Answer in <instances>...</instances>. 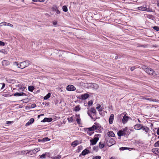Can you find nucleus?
<instances>
[{"label":"nucleus","instance_id":"nucleus-12","mask_svg":"<svg viewBox=\"0 0 159 159\" xmlns=\"http://www.w3.org/2000/svg\"><path fill=\"white\" fill-rule=\"evenodd\" d=\"M114 119V115L113 114H111L109 117V124H112L113 123V120Z\"/></svg>","mask_w":159,"mask_h":159},{"label":"nucleus","instance_id":"nucleus-47","mask_svg":"<svg viewBox=\"0 0 159 159\" xmlns=\"http://www.w3.org/2000/svg\"><path fill=\"white\" fill-rule=\"evenodd\" d=\"M4 45H5L4 43L3 42H2V41H0V46H3Z\"/></svg>","mask_w":159,"mask_h":159},{"label":"nucleus","instance_id":"nucleus-58","mask_svg":"<svg viewBox=\"0 0 159 159\" xmlns=\"http://www.w3.org/2000/svg\"><path fill=\"white\" fill-rule=\"evenodd\" d=\"M110 159H116L115 158L112 157Z\"/></svg>","mask_w":159,"mask_h":159},{"label":"nucleus","instance_id":"nucleus-9","mask_svg":"<svg viewBox=\"0 0 159 159\" xmlns=\"http://www.w3.org/2000/svg\"><path fill=\"white\" fill-rule=\"evenodd\" d=\"M3 25L4 26H8L11 27H13V25L9 23H6L5 22H2L0 23V26H2Z\"/></svg>","mask_w":159,"mask_h":159},{"label":"nucleus","instance_id":"nucleus-41","mask_svg":"<svg viewBox=\"0 0 159 159\" xmlns=\"http://www.w3.org/2000/svg\"><path fill=\"white\" fill-rule=\"evenodd\" d=\"M0 84H2V87L1 88V89H3L5 87V84L3 83H0Z\"/></svg>","mask_w":159,"mask_h":159},{"label":"nucleus","instance_id":"nucleus-43","mask_svg":"<svg viewBox=\"0 0 159 159\" xmlns=\"http://www.w3.org/2000/svg\"><path fill=\"white\" fill-rule=\"evenodd\" d=\"M154 76H158L159 75V73L158 72H156L154 71Z\"/></svg>","mask_w":159,"mask_h":159},{"label":"nucleus","instance_id":"nucleus-54","mask_svg":"<svg viewBox=\"0 0 159 159\" xmlns=\"http://www.w3.org/2000/svg\"><path fill=\"white\" fill-rule=\"evenodd\" d=\"M147 97H142V99H145L146 100V98H147Z\"/></svg>","mask_w":159,"mask_h":159},{"label":"nucleus","instance_id":"nucleus-21","mask_svg":"<svg viewBox=\"0 0 159 159\" xmlns=\"http://www.w3.org/2000/svg\"><path fill=\"white\" fill-rule=\"evenodd\" d=\"M108 135L110 137H114L115 136V134L113 132L111 131L108 132Z\"/></svg>","mask_w":159,"mask_h":159},{"label":"nucleus","instance_id":"nucleus-57","mask_svg":"<svg viewBox=\"0 0 159 159\" xmlns=\"http://www.w3.org/2000/svg\"><path fill=\"white\" fill-rule=\"evenodd\" d=\"M39 1L40 2H44L45 1V0H39Z\"/></svg>","mask_w":159,"mask_h":159},{"label":"nucleus","instance_id":"nucleus-11","mask_svg":"<svg viewBox=\"0 0 159 159\" xmlns=\"http://www.w3.org/2000/svg\"><path fill=\"white\" fill-rule=\"evenodd\" d=\"M129 119V117L128 116H126L125 115L123 116L122 120V122L123 124L126 123L128 121Z\"/></svg>","mask_w":159,"mask_h":159},{"label":"nucleus","instance_id":"nucleus-53","mask_svg":"<svg viewBox=\"0 0 159 159\" xmlns=\"http://www.w3.org/2000/svg\"><path fill=\"white\" fill-rule=\"evenodd\" d=\"M157 6L159 7V0H157Z\"/></svg>","mask_w":159,"mask_h":159},{"label":"nucleus","instance_id":"nucleus-48","mask_svg":"<svg viewBox=\"0 0 159 159\" xmlns=\"http://www.w3.org/2000/svg\"><path fill=\"white\" fill-rule=\"evenodd\" d=\"M88 129H89L88 130L89 131H93L94 130L93 129H92V127L88 128Z\"/></svg>","mask_w":159,"mask_h":159},{"label":"nucleus","instance_id":"nucleus-50","mask_svg":"<svg viewBox=\"0 0 159 159\" xmlns=\"http://www.w3.org/2000/svg\"><path fill=\"white\" fill-rule=\"evenodd\" d=\"M57 22L56 21H53L52 22V23L54 25H57Z\"/></svg>","mask_w":159,"mask_h":159},{"label":"nucleus","instance_id":"nucleus-36","mask_svg":"<svg viewBox=\"0 0 159 159\" xmlns=\"http://www.w3.org/2000/svg\"><path fill=\"white\" fill-rule=\"evenodd\" d=\"M153 29L154 30H155L157 31H158L159 30V27L157 26H154L153 27Z\"/></svg>","mask_w":159,"mask_h":159},{"label":"nucleus","instance_id":"nucleus-39","mask_svg":"<svg viewBox=\"0 0 159 159\" xmlns=\"http://www.w3.org/2000/svg\"><path fill=\"white\" fill-rule=\"evenodd\" d=\"M142 69L145 71H146V70L147 69V68H148L146 66H145L143 65L142 66Z\"/></svg>","mask_w":159,"mask_h":159},{"label":"nucleus","instance_id":"nucleus-29","mask_svg":"<svg viewBox=\"0 0 159 159\" xmlns=\"http://www.w3.org/2000/svg\"><path fill=\"white\" fill-rule=\"evenodd\" d=\"M96 109L98 110V111H102V107H101V106L100 105H99L97 107Z\"/></svg>","mask_w":159,"mask_h":159},{"label":"nucleus","instance_id":"nucleus-17","mask_svg":"<svg viewBox=\"0 0 159 159\" xmlns=\"http://www.w3.org/2000/svg\"><path fill=\"white\" fill-rule=\"evenodd\" d=\"M89 153V150L87 149H85L83 150L81 153V154L83 156H84Z\"/></svg>","mask_w":159,"mask_h":159},{"label":"nucleus","instance_id":"nucleus-5","mask_svg":"<svg viewBox=\"0 0 159 159\" xmlns=\"http://www.w3.org/2000/svg\"><path fill=\"white\" fill-rule=\"evenodd\" d=\"M145 72L150 75H153L154 73V71L151 68H147Z\"/></svg>","mask_w":159,"mask_h":159},{"label":"nucleus","instance_id":"nucleus-51","mask_svg":"<svg viewBox=\"0 0 159 159\" xmlns=\"http://www.w3.org/2000/svg\"><path fill=\"white\" fill-rule=\"evenodd\" d=\"M135 69V68L134 67H131L130 68V70H131V71H133V70H134V69Z\"/></svg>","mask_w":159,"mask_h":159},{"label":"nucleus","instance_id":"nucleus-1","mask_svg":"<svg viewBox=\"0 0 159 159\" xmlns=\"http://www.w3.org/2000/svg\"><path fill=\"white\" fill-rule=\"evenodd\" d=\"M29 61H24L20 62L19 63L18 62H14L13 65H16L17 66L18 68L23 69L29 66Z\"/></svg>","mask_w":159,"mask_h":159},{"label":"nucleus","instance_id":"nucleus-24","mask_svg":"<svg viewBox=\"0 0 159 159\" xmlns=\"http://www.w3.org/2000/svg\"><path fill=\"white\" fill-rule=\"evenodd\" d=\"M52 12H50V13L53 14H55V15L56 14H59L60 13V11H51Z\"/></svg>","mask_w":159,"mask_h":159},{"label":"nucleus","instance_id":"nucleus-18","mask_svg":"<svg viewBox=\"0 0 159 159\" xmlns=\"http://www.w3.org/2000/svg\"><path fill=\"white\" fill-rule=\"evenodd\" d=\"M141 129H143L147 133L148 132L149 129L148 127H145L144 126H143V125L142 127H141Z\"/></svg>","mask_w":159,"mask_h":159},{"label":"nucleus","instance_id":"nucleus-7","mask_svg":"<svg viewBox=\"0 0 159 159\" xmlns=\"http://www.w3.org/2000/svg\"><path fill=\"white\" fill-rule=\"evenodd\" d=\"M67 90L69 91H73L75 90V88L72 85H69L67 86L66 88Z\"/></svg>","mask_w":159,"mask_h":159},{"label":"nucleus","instance_id":"nucleus-56","mask_svg":"<svg viewBox=\"0 0 159 159\" xmlns=\"http://www.w3.org/2000/svg\"><path fill=\"white\" fill-rule=\"evenodd\" d=\"M32 1L34 2H37L38 1H39V0H32Z\"/></svg>","mask_w":159,"mask_h":159},{"label":"nucleus","instance_id":"nucleus-31","mask_svg":"<svg viewBox=\"0 0 159 159\" xmlns=\"http://www.w3.org/2000/svg\"><path fill=\"white\" fill-rule=\"evenodd\" d=\"M139 10H147V8L146 7H138Z\"/></svg>","mask_w":159,"mask_h":159},{"label":"nucleus","instance_id":"nucleus-34","mask_svg":"<svg viewBox=\"0 0 159 159\" xmlns=\"http://www.w3.org/2000/svg\"><path fill=\"white\" fill-rule=\"evenodd\" d=\"M93 103V102L92 100H90L88 102V104L89 107H90L92 105Z\"/></svg>","mask_w":159,"mask_h":159},{"label":"nucleus","instance_id":"nucleus-38","mask_svg":"<svg viewBox=\"0 0 159 159\" xmlns=\"http://www.w3.org/2000/svg\"><path fill=\"white\" fill-rule=\"evenodd\" d=\"M36 107V105L35 104H33L30 106V107L31 108H34Z\"/></svg>","mask_w":159,"mask_h":159},{"label":"nucleus","instance_id":"nucleus-59","mask_svg":"<svg viewBox=\"0 0 159 159\" xmlns=\"http://www.w3.org/2000/svg\"><path fill=\"white\" fill-rule=\"evenodd\" d=\"M138 121L139 122V123H140V122H141V121H140V120H139V119H138Z\"/></svg>","mask_w":159,"mask_h":159},{"label":"nucleus","instance_id":"nucleus-4","mask_svg":"<svg viewBox=\"0 0 159 159\" xmlns=\"http://www.w3.org/2000/svg\"><path fill=\"white\" fill-rule=\"evenodd\" d=\"M127 129V128H125L123 129V130H119L117 133L118 135L119 136L125 135L126 134V131Z\"/></svg>","mask_w":159,"mask_h":159},{"label":"nucleus","instance_id":"nucleus-46","mask_svg":"<svg viewBox=\"0 0 159 159\" xmlns=\"http://www.w3.org/2000/svg\"><path fill=\"white\" fill-rule=\"evenodd\" d=\"M80 118H77L76 119V121H77V123L79 124H80Z\"/></svg>","mask_w":159,"mask_h":159},{"label":"nucleus","instance_id":"nucleus-23","mask_svg":"<svg viewBox=\"0 0 159 159\" xmlns=\"http://www.w3.org/2000/svg\"><path fill=\"white\" fill-rule=\"evenodd\" d=\"M48 153L46 152L44 154H43L42 155H41L39 156V157L41 159H44L46 158V156H47V155L48 154Z\"/></svg>","mask_w":159,"mask_h":159},{"label":"nucleus","instance_id":"nucleus-28","mask_svg":"<svg viewBox=\"0 0 159 159\" xmlns=\"http://www.w3.org/2000/svg\"><path fill=\"white\" fill-rule=\"evenodd\" d=\"M34 89V88L32 86H30L28 87V90L30 92H33Z\"/></svg>","mask_w":159,"mask_h":159},{"label":"nucleus","instance_id":"nucleus-3","mask_svg":"<svg viewBox=\"0 0 159 159\" xmlns=\"http://www.w3.org/2000/svg\"><path fill=\"white\" fill-rule=\"evenodd\" d=\"M40 150V148H35L33 150H31L29 151V152H27L26 154H30V155H32L33 154H34L36 153L37 152L39 151Z\"/></svg>","mask_w":159,"mask_h":159},{"label":"nucleus","instance_id":"nucleus-42","mask_svg":"<svg viewBox=\"0 0 159 159\" xmlns=\"http://www.w3.org/2000/svg\"><path fill=\"white\" fill-rule=\"evenodd\" d=\"M92 127V129H93L94 130H96L97 129V127L95 125H93Z\"/></svg>","mask_w":159,"mask_h":159},{"label":"nucleus","instance_id":"nucleus-30","mask_svg":"<svg viewBox=\"0 0 159 159\" xmlns=\"http://www.w3.org/2000/svg\"><path fill=\"white\" fill-rule=\"evenodd\" d=\"M68 122L70 123L71 122L73 121V116L68 118L67 119Z\"/></svg>","mask_w":159,"mask_h":159},{"label":"nucleus","instance_id":"nucleus-62","mask_svg":"<svg viewBox=\"0 0 159 159\" xmlns=\"http://www.w3.org/2000/svg\"><path fill=\"white\" fill-rule=\"evenodd\" d=\"M64 11L65 12H66L67 11Z\"/></svg>","mask_w":159,"mask_h":159},{"label":"nucleus","instance_id":"nucleus-19","mask_svg":"<svg viewBox=\"0 0 159 159\" xmlns=\"http://www.w3.org/2000/svg\"><path fill=\"white\" fill-rule=\"evenodd\" d=\"M146 99V100H148L149 101L151 102H159V101L158 100L155 99H153L152 98H148V97H147V98Z\"/></svg>","mask_w":159,"mask_h":159},{"label":"nucleus","instance_id":"nucleus-55","mask_svg":"<svg viewBox=\"0 0 159 159\" xmlns=\"http://www.w3.org/2000/svg\"><path fill=\"white\" fill-rule=\"evenodd\" d=\"M44 115V114H42V115H39L38 116V118H39V117L41 116L42 115Z\"/></svg>","mask_w":159,"mask_h":159},{"label":"nucleus","instance_id":"nucleus-15","mask_svg":"<svg viewBox=\"0 0 159 159\" xmlns=\"http://www.w3.org/2000/svg\"><path fill=\"white\" fill-rule=\"evenodd\" d=\"M2 64L3 66H6L10 64V62L7 60H3L2 62Z\"/></svg>","mask_w":159,"mask_h":159},{"label":"nucleus","instance_id":"nucleus-8","mask_svg":"<svg viewBox=\"0 0 159 159\" xmlns=\"http://www.w3.org/2000/svg\"><path fill=\"white\" fill-rule=\"evenodd\" d=\"M89 97V95L87 93H84L83 94L81 95L80 96V99L82 100H84L87 99Z\"/></svg>","mask_w":159,"mask_h":159},{"label":"nucleus","instance_id":"nucleus-35","mask_svg":"<svg viewBox=\"0 0 159 159\" xmlns=\"http://www.w3.org/2000/svg\"><path fill=\"white\" fill-rule=\"evenodd\" d=\"M101 157L99 156H96L93 157V159H101Z\"/></svg>","mask_w":159,"mask_h":159},{"label":"nucleus","instance_id":"nucleus-20","mask_svg":"<svg viewBox=\"0 0 159 159\" xmlns=\"http://www.w3.org/2000/svg\"><path fill=\"white\" fill-rule=\"evenodd\" d=\"M25 94L23 92L21 93H16L14 94V95L15 96H23Z\"/></svg>","mask_w":159,"mask_h":159},{"label":"nucleus","instance_id":"nucleus-27","mask_svg":"<svg viewBox=\"0 0 159 159\" xmlns=\"http://www.w3.org/2000/svg\"><path fill=\"white\" fill-rule=\"evenodd\" d=\"M51 96V93H48L46 96L44 97V99L45 100H47Z\"/></svg>","mask_w":159,"mask_h":159},{"label":"nucleus","instance_id":"nucleus-60","mask_svg":"<svg viewBox=\"0 0 159 159\" xmlns=\"http://www.w3.org/2000/svg\"><path fill=\"white\" fill-rule=\"evenodd\" d=\"M45 15H48V14H47V13H46V14H45Z\"/></svg>","mask_w":159,"mask_h":159},{"label":"nucleus","instance_id":"nucleus-49","mask_svg":"<svg viewBox=\"0 0 159 159\" xmlns=\"http://www.w3.org/2000/svg\"><path fill=\"white\" fill-rule=\"evenodd\" d=\"M19 152L20 154L21 153V154H24L25 153V151H20Z\"/></svg>","mask_w":159,"mask_h":159},{"label":"nucleus","instance_id":"nucleus-40","mask_svg":"<svg viewBox=\"0 0 159 159\" xmlns=\"http://www.w3.org/2000/svg\"><path fill=\"white\" fill-rule=\"evenodd\" d=\"M52 9L53 10H57L58 8L56 5H54L52 7Z\"/></svg>","mask_w":159,"mask_h":159},{"label":"nucleus","instance_id":"nucleus-26","mask_svg":"<svg viewBox=\"0 0 159 159\" xmlns=\"http://www.w3.org/2000/svg\"><path fill=\"white\" fill-rule=\"evenodd\" d=\"M78 144V141L76 140L73 142L72 143L71 145L73 146L74 147H75Z\"/></svg>","mask_w":159,"mask_h":159},{"label":"nucleus","instance_id":"nucleus-13","mask_svg":"<svg viewBox=\"0 0 159 159\" xmlns=\"http://www.w3.org/2000/svg\"><path fill=\"white\" fill-rule=\"evenodd\" d=\"M52 120V119L51 118H45L41 121L42 122H49Z\"/></svg>","mask_w":159,"mask_h":159},{"label":"nucleus","instance_id":"nucleus-52","mask_svg":"<svg viewBox=\"0 0 159 159\" xmlns=\"http://www.w3.org/2000/svg\"><path fill=\"white\" fill-rule=\"evenodd\" d=\"M157 134L158 135H159V128H158L157 130Z\"/></svg>","mask_w":159,"mask_h":159},{"label":"nucleus","instance_id":"nucleus-61","mask_svg":"<svg viewBox=\"0 0 159 159\" xmlns=\"http://www.w3.org/2000/svg\"><path fill=\"white\" fill-rule=\"evenodd\" d=\"M7 122H10V123H11V121H7Z\"/></svg>","mask_w":159,"mask_h":159},{"label":"nucleus","instance_id":"nucleus-33","mask_svg":"<svg viewBox=\"0 0 159 159\" xmlns=\"http://www.w3.org/2000/svg\"><path fill=\"white\" fill-rule=\"evenodd\" d=\"M50 140V139H48L47 137H45L43 139V142H45L46 141H49Z\"/></svg>","mask_w":159,"mask_h":159},{"label":"nucleus","instance_id":"nucleus-32","mask_svg":"<svg viewBox=\"0 0 159 159\" xmlns=\"http://www.w3.org/2000/svg\"><path fill=\"white\" fill-rule=\"evenodd\" d=\"M61 155H57V156H55L52 157V159H59L61 158Z\"/></svg>","mask_w":159,"mask_h":159},{"label":"nucleus","instance_id":"nucleus-16","mask_svg":"<svg viewBox=\"0 0 159 159\" xmlns=\"http://www.w3.org/2000/svg\"><path fill=\"white\" fill-rule=\"evenodd\" d=\"M142 125L140 124H137L135 125L134 128L136 130L141 129V128L142 127Z\"/></svg>","mask_w":159,"mask_h":159},{"label":"nucleus","instance_id":"nucleus-10","mask_svg":"<svg viewBox=\"0 0 159 159\" xmlns=\"http://www.w3.org/2000/svg\"><path fill=\"white\" fill-rule=\"evenodd\" d=\"M89 86L95 89H97L99 87L98 85L96 84H89Z\"/></svg>","mask_w":159,"mask_h":159},{"label":"nucleus","instance_id":"nucleus-14","mask_svg":"<svg viewBox=\"0 0 159 159\" xmlns=\"http://www.w3.org/2000/svg\"><path fill=\"white\" fill-rule=\"evenodd\" d=\"M34 119L33 118H31L29 121L26 124L25 126H27L32 124L34 121Z\"/></svg>","mask_w":159,"mask_h":159},{"label":"nucleus","instance_id":"nucleus-2","mask_svg":"<svg viewBox=\"0 0 159 159\" xmlns=\"http://www.w3.org/2000/svg\"><path fill=\"white\" fill-rule=\"evenodd\" d=\"M96 110L93 107H91L87 111L88 115L92 119H94V117L96 116Z\"/></svg>","mask_w":159,"mask_h":159},{"label":"nucleus","instance_id":"nucleus-44","mask_svg":"<svg viewBox=\"0 0 159 159\" xmlns=\"http://www.w3.org/2000/svg\"><path fill=\"white\" fill-rule=\"evenodd\" d=\"M127 148H125V147H121V148H120V150H122V151H123V150H125L126 149H127Z\"/></svg>","mask_w":159,"mask_h":159},{"label":"nucleus","instance_id":"nucleus-64","mask_svg":"<svg viewBox=\"0 0 159 159\" xmlns=\"http://www.w3.org/2000/svg\"><path fill=\"white\" fill-rule=\"evenodd\" d=\"M158 139H159V136H158Z\"/></svg>","mask_w":159,"mask_h":159},{"label":"nucleus","instance_id":"nucleus-63","mask_svg":"<svg viewBox=\"0 0 159 159\" xmlns=\"http://www.w3.org/2000/svg\"><path fill=\"white\" fill-rule=\"evenodd\" d=\"M99 134L97 135V136H99Z\"/></svg>","mask_w":159,"mask_h":159},{"label":"nucleus","instance_id":"nucleus-37","mask_svg":"<svg viewBox=\"0 0 159 159\" xmlns=\"http://www.w3.org/2000/svg\"><path fill=\"white\" fill-rule=\"evenodd\" d=\"M155 146L156 147H159V140L157 141L155 143Z\"/></svg>","mask_w":159,"mask_h":159},{"label":"nucleus","instance_id":"nucleus-6","mask_svg":"<svg viewBox=\"0 0 159 159\" xmlns=\"http://www.w3.org/2000/svg\"><path fill=\"white\" fill-rule=\"evenodd\" d=\"M99 140V138L98 137H95L93 139H91L90 140V145H94L96 144L97 141Z\"/></svg>","mask_w":159,"mask_h":159},{"label":"nucleus","instance_id":"nucleus-22","mask_svg":"<svg viewBox=\"0 0 159 159\" xmlns=\"http://www.w3.org/2000/svg\"><path fill=\"white\" fill-rule=\"evenodd\" d=\"M80 110V105H78L75 106L74 108V110L75 111H78Z\"/></svg>","mask_w":159,"mask_h":159},{"label":"nucleus","instance_id":"nucleus-45","mask_svg":"<svg viewBox=\"0 0 159 159\" xmlns=\"http://www.w3.org/2000/svg\"><path fill=\"white\" fill-rule=\"evenodd\" d=\"M62 10H67V7L66 6H64L62 7Z\"/></svg>","mask_w":159,"mask_h":159},{"label":"nucleus","instance_id":"nucleus-25","mask_svg":"<svg viewBox=\"0 0 159 159\" xmlns=\"http://www.w3.org/2000/svg\"><path fill=\"white\" fill-rule=\"evenodd\" d=\"M104 147V143H103L100 142L99 143V147L100 149H102Z\"/></svg>","mask_w":159,"mask_h":159}]
</instances>
